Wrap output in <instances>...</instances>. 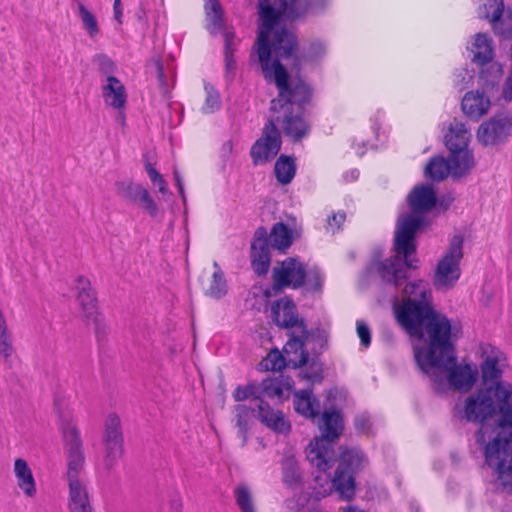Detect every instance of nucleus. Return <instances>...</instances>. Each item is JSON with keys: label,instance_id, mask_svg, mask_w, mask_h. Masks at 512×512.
Returning a JSON list of instances; mask_svg holds the SVG:
<instances>
[{"label": "nucleus", "instance_id": "f257e3e1", "mask_svg": "<svg viewBox=\"0 0 512 512\" xmlns=\"http://www.w3.org/2000/svg\"><path fill=\"white\" fill-rule=\"evenodd\" d=\"M299 18L273 16L270 20L259 18L258 29V61L264 77L274 82L278 88V98L271 103L273 111L290 113L293 105L301 106L311 97V89L302 80H288L285 67L279 62L280 58H290L298 50L297 38L287 29V24Z\"/></svg>", "mask_w": 512, "mask_h": 512}, {"label": "nucleus", "instance_id": "f03ea898", "mask_svg": "<svg viewBox=\"0 0 512 512\" xmlns=\"http://www.w3.org/2000/svg\"><path fill=\"white\" fill-rule=\"evenodd\" d=\"M319 428L322 432L321 437L315 438L306 448L307 460L319 472L314 479V496L320 499L336 490L342 499L350 500L355 494V474L368 465V458L359 448L343 449L335 476L331 479L326 472L332 467L334 454L332 442L343 431L340 412L325 410Z\"/></svg>", "mask_w": 512, "mask_h": 512}, {"label": "nucleus", "instance_id": "7ed1b4c3", "mask_svg": "<svg viewBox=\"0 0 512 512\" xmlns=\"http://www.w3.org/2000/svg\"><path fill=\"white\" fill-rule=\"evenodd\" d=\"M436 193L429 185L416 186L408 196L411 213L398 219L394 251L396 255L376 265L379 276L395 285L407 277L408 269L417 268V258L414 256L416 245L414 237L418 229L424 224L423 213L430 211L436 205Z\"/></svg>", "mask_w": 512, "mask_h": 512}, {"label": "nucleus", "instance_id": "20e7f679", "mask_svg": "<svg viewBox=\"0 0 512 512\" xmlns=\"http://www.w3.org/2000/svg\"><path fill=\"white\" fill-rule=\"evenodd\" d=\"M452 327L424 343L414 344V358L419 369L438 391L447 387L468 391L478 379V368L474 364H456L452 344Z\"/></svg>", "mask_w": 512, "mask_h": 512}, {"label": "nucleus", "instance_id": "39448f33", "mask_svg": "<svg viewBox=\"0 0 512 512\" xmlns=\"http://www.w3.org/2000/svg\"><path fill=\"white\" fill-rule=\"evenodd\" d=\"M402 302L395 306L398 323L415 338L424 343L451 328L449 319L436 312L432 305V292L427 282L416 280L403 289Z\"/></svg>", "mask_w": 512, "mask_h": 512}, {"label": "nucleus", "instance_id": "423d86ee", "mask_svg": "<svg viewBox=\"0 0 512 512\" xmlns=\"http://www.w3.org/2000/svg\"><path fill=\"white\" fill-rule=\"evenodd\" d=\"M465 416L470 421L481 422L477 433V441L484 445L485 462L491 469L503 473L512 467L511 442L502 436V428L490 427L485 423L496 413V407L489 391L480 389L475 395L467 398L464 408Z\"/></svg>", "mask_w": 512, "mask_h": 512}, {"label": "nucleus", "instance_id": "0eeeda50", "mask_svg": "<svg viewBox=\"0 0 512 512\" xmlns=\"http://www.w3.org/2000/svg\"><path fill=\"white\" fill-rule=\"evenodd\" d=\"M70 288L74 294L83 323L87 326H93L97 334L104 333L106 324L102 313L99 311L97 293L91 279L86 275L77 274L73 278Z\"/></svg>", "mask_w": 512, "mask_h": 512}, {"label": "nucleus", "instance_id": "6e6552de", "mask_svg": "<svg viewBox=\"0 0 512 512\" xmlns=\"http://www.w3.org/2000/svg\"><path fill=\"white\" fill-rule=\"evenodd\" d=\"M329 0H258V17L270 20L273 16L302 18L322 10Z\"/></svg>", "mask_w": 512, "mask_h": 512}, {"label": "nucleus", "instance_id": "1a4fd4ad", "mask_svg": "<svg viewBox=\"0 0 512 512\" xmlns=\"http://www.w3.org/2000/svg\"><path fill=\"white\" fill-rule=\"evenodd\" d=\"M463 238L456 235L452 238L447 252L438 261L433 284L437 290L452 289L461 275L460 261L463 257Z\"/></svg>", "mask_w": 512, "mask_h": 512}, {"label": "nucleus", "instance_id": "9d476101", "mask_svg": "<svg viewBox=\"0 0 512 512\" xmlns=\"http://www.w3.org/2000/svg\"><path fill=\"white\" fill-rule=\"evenodd\" d=\"M102 442L104 446V469L111 472L124 454L121 420L115 413H110L104 421Z\"/></svg>", "mask_w": 512, "mask_h": 512}, {"label": "nucleus", "instance_id": "9b49d317", "mask_svg": "<svg viewBox=\"0 0 512 512\" xmlns=\"http://www.w3.org/2000/svg\"><path fill=\"white\" fill-rule=\"evenodd\" d=\"M116 194L133 205L142 208L151 217H156L159 208L150 192L142 184L130 179H122L115 182Z\"/></svg>", "mask_w": 512, "mask_h": 512}, {"label": "nucleus", "instance_id": "f8f14e48", "mask_svg": "<svg viewBox=\"0 0 512 512\" xmlns=\"http://www.w3.org/2000/svg\"><path fill=\"white\" fill-rule=\"evenodd\" d=\"M306 276L304 265L296 258L289 257L273 268V290L280 291L286 287L297 289L305 283Z\"/></svg>", "mask_w": 512, "mask_h": 512}, {"label": "nucleus", "instance_id": "ddd939ff", "mask_svg": "<svg viewBox=\"0 0 512 512\" xmlns=\"http://www.w3.org/2000/svg\"><path fill=\"white\" fill-rule=\"evenodd\" d=\"M512 132V117L498 114L483 122L477 131V139L484 146H495L507 140Z\"/></svg>", "mask_w": 512, "mask_h": 512}, {"label": "nucleus", "instance_id": "4468645a", "mask_svg": "<svg viewBox=\"0 0 512 512\" xmlns=\"http://www.w3.org/2000/svg\"><path fill=\"white\" fill-rule=\"evenodd\" d=\"M483 361L480 365L483 383L488 386L500 378L508 366L505 354L498 348L486 344L481 347Z\"/></svg>", "mask_w": 512, "mask_h": 512}, {"label": "nucleus", "instance_id": "2eb2a0df", "mask_svg": "<svg viewBox=\"0 0 512 512\" xmlns=\"http://www.w3.org/2000/svg\"><path fill=\"white\" fill-rule=\"evenodd\" d=\"M493 399L496 411H498V426L512 427V385L507 381H497L485 387Z\"/></svg>", "mask_w": 512, "mask_h": 512}, {"label": "nucleus", "instance_id": "dca6fc26", "mask_svg": "<svg viewBox=\"0 0 512 512\" xmlns=\"http://www.w3.org/2000/svg\"><path fill=\"white\" fill-rule=\"evenodd\" d=\"M64 439L68 448L67 480L80 479L79 475L84 468V453L78 429L73 425H66Z\"/></svg>", "mask_w": 512, "mask_h": 512}, {"label": "nucleus", "instance_id": "f3484780", "mask_svg": "<svg viewBox=\"0 0 512 512\" xmlns=\"http://www.w3.org/2000/svg\"><path fill=\"white\" fill-rule=\"evenodd\" d=\"M289 339L283 347V352L288 360V365L293 368L301 367L308 360V352L305 349V342L309 333L306 326H298V330L288 332Z\"/></svg>", "mask_w": 512, "mask_h": 512}, {"label": "nucleus", "instance_id": "a211bd4d", "mask_svg": "<svg viewBox=\"0 0 512 512\" xmlns=\"http://www.w3.org/2000/svg\"><path fill=\"white\" fill-rule=\"evenodd\" d=\"M273 321L280 327L288 329V332L298 330V326H306L303 319L298 317L294 302L288 298L278 300L271 307Z\"/></svg>", "mask_w": 512, "mask_h": 512}, {"label": "nucleus", "instance_id": "6ab92c4d", "mask_svg": "<svg viewBox=\"0 0 512 512\" xmlns=\"http://www.w3.org/2000/svg\"><path fill=\"white\" fill-rule=\"evenodd\" d=\"M275 122H279V117L265 125L262 137L258 139V162L273 159L280 150L281 137Z\"/></svg>", "mask_w": 512, "mask_h": 512}, {"label": "nucleus", "instance_id": "aec40b11", "mask_svg": "<svg viewBox=\"0 0 512 512\" xmlns=\"http://www.w3.org/2000/svg\"><path fill=\"white\" fill-rule=\"evenodd\" d=\"M101 91L105 105L111 108H125L127 93L118 78L113 75L107 76L101 86Z\"/></svg>", "mask_w": 512, "mask_h": 512}, {"label": "nucleus", "instance_id": "412c9836", "mask_svg": "<svg viewBox=\"0 0 512 512\" xmlns=\"http://www.w3.org/2000/svg\"><path fill=\"white\" fill-rule=\"evenodd\" d=\"M461 107L465 115L478 121L489 112L491 101L479 91H469L464 95Z\"/></svg>", "mask_w": 512, "mask_h": 512}, {"label": "nucleus", "instance_id": "4be33fe9", "mask_svg": "<svg viewBox=\"0 0 512 512\" xmlns=\"http://www.w3.org/2000/svg\"><path fill=\"white\" fill-rule=\"evenodd\" d=\"M71 512H92L86 484L81 479L68 481Z\"/></svg>", "mask_w": 512, "mask_h": 512}, {"label": "nucleus", "instance_id": "5701e85b", "mask_svg": "<svg viewBox=\"0 0 512 512\" xmlns=\"http://www.w3.org/2000/svg\"><path fill=\"white\" fill-rule=\"evenodd\" d=\"M14 474L17 478V485L28 498L36 495V482L27 461L17 458L14 462Z\"/></svg>", "mask_w": 512, "mask_h": 512}, {"label": "nucleus", "instance_id": "b1692460", "mask_svg": "<svg viewBox=\"0 0 512 512\" xmlns=\"http://www.w3.org/2000/svg\"><path fill=\"white\" fill-rule=\"evenodd\" d=\"M469 138L470 133L465 124L455 119L450 123L449 131L445 135V144L449 151L469 150Z\"/></svg>", "mask_w": 512, "mask_h": 512}, {"label": "nucleus", "instance_id": "393cba45", "mask_svg": "<svg viewBox=\"0 0 512 512\" xmlns=\"http://www.w3.org/2000/svg\"><path fill=\"white\" fill-rule=\"evenodd\" d=\"M451 176L460 178L467 175L474 167L475 161L470 150L450 151L448 160Z\"/></svg>", "mask_w": 512, "mask_h": 512}, {"label": "nucleus", "instance_id": "a878e982", "mask_svg": "<svg viewBox=\"0 0 512 512\" xmlns=\"http://www.w3.org/2000/svg\"><path fill=\"white\" fill-rule=\"evenodd\" d=\"M258 418L268 428L278 433H287L290 430V423L285 418L284 414L279 410L264 407L262 404L258 405Z\"/></svg>", "mask_w": 512, "mask_h": 512}, {"label": "nucleus", "instance_id": "bb28decb", "mask_svg": "<svg viewBox=\"0 0 512 512\" xmlns=\"http://www.w3.org/2000/svg\"><path fill=\"white\" fill-rule=\"evenodd\" d=\"M473 54L472 61L484 65L492 60L494 51L491 39L483 33H478L469 48Z\"/></svg>", "mask_w": 512, "mask_h": 512}, {"label": "nucleus", "instance_id": "cd10ccee", "mask_svg": "<svg viewBox=\"0 0 512 512\" xmlns=\"http://www.w3.org/2000/svg\"><path fill=\"white\" fill-rule=\"evenodd\" d=\"M204 10L207 20V29L211 34L218 32L225 34V32H228L224 25L223 9L218 0H205Z\"/></svg>", "mask_w": 512, "mask_h": 512}, {"label": "nucleus", "instance_id": "c85d7f7f", "mask_svg": "<svg viewBox=\"0 0 512 512\" xmlns=\"http://www.w3.org/2000/svg\"><path fill=\"white\" fill-rule=\"evenodd\" d=\"M294 407L297 413L305 418H315L319 413V402L309 390H300L295 393Z\"/></svg>", "mask_w": 512, "mask_h": 512}, {"label": "nucleus", "instance_id": "c756f323", "mask_svg": "<svg viewBox=\"0 0 512 512\" xmlns=\"http://www.w3.org/2000/svg\"><path fill=\"white\" fill-rule=\"evenodd\" d=\"M269 241L272 247L284 252L293 243L292 230L283 223H276L271 229Z\"/></svg>", "mask_w": 512, "mask_h": 512}, {"label": "nucleus", "instance_id": "7c9ffc66", "mask_svg": "<svg viewBox=\"0 0 512 512\" xmlns=\"http://www.w3.org/2000/svg\"><path fill=\"white\" fill-rule=\"evenodd\" d=\"M291 382L289 379H268L263 380L261 384L262 393L269 398H276L278 400L287 398L291 389Z\"/></svg>", "mask_w": 512, "mask_h": 512}, {"label": "nucleus", "instance_id": "2f4dec72", "mask_svg": "<svg viewBox=\"0 0 512 512\" xmlns=\"http://www.w3.org/2000/svg\"><path fill=\"white\" fill-rule=\"evenodd\" d=\"M214 272L205 294L213 299H221L228 293V284L224 272L217 262L213 263Z\"/></svg>", "mask_w": 512, "mask_h": 512}, {"label": "nucleus", "instance_id": "473e14b6", "mask_svg": "<svg viewBox=\"0 0 512 512\" xmlns=\"http://www.w3.org/2000/svg\"><path fill=\"white\" fill-rule=\"evenodd\" d=\"M277 181L282 185L289 184L296 173V164L292 157L281 155L274 166Z\"/></svg>", "mask_w": 512, "mask_h": 512}, {"label": "nucleus", "instance_id": "72a5a7b5", "mask_svg": "<svg viewBox=\"0 0 512 512\" xmlns=\"http://www.w3.org/2000/svg\"><path fill=\"white\" fill-rule=\"evenodd\" d=\"M283 130L287 136L295 140L301 139L308 131L306 121L299 115L289 116L288 113H283Z\"/></svg>", "mask_w": 512, "mask_h": 512}, {"label": "nucleus", "instance_id": "f704fd0d", "mask_svg": "<svg viewBox=\"0 0 512 512\" xmlns=\"http://www.w3.org/2000/svg\"><path fill=\"white\" fill-rule=\"evenodd\" d=\"M236 505L241 512H255L253 490L246 483H239L233 490Z\"/></svg>", "mask_w": 512, "mask_h": 512}, {"label": "nucleus", "instance_id": "c9c22d12", "mask_svg": "<svg viewBox=\"0 0 512 512\" xmlns=\"http://www.w3.org/2000/svg\"><path fill=\"white\" fill-rule=\"evenodd\" d=\"M448 175H451V170L448 161L443 157H434L425 167V176L435 181H441Z\"/></svg>", "mask_w": 512, "mask_h": 512}, {"label": "nucleus", "instance_id": "e433bc0d", "mask_svg": "<svg viewBox=\"0 0 512 512\" xmlns=\"http://www.w3.org/2000/svg\"><path fill=\"white\" fill-rule=\"evenodd\" d=\"M78 15L87 35L90 39H95L100 33V27L96 16L82 3H77Z\"/></svg>", "mask_w": 512, "mask_h": 512}, {"label": "nucleus", "instance_id": "4c0bfd02", "mask_svg": "<svg viewBox=\"0 0 512 512\" xmlns=\"http://www.w3.org/2000/svg\"><path fill=\"white\" fill-rule=\"evenodd\" d=\"M283 479L285 484L292 489H296L300 486L301 476L297 462L293 457H287L283 461Z\"/></svg>", "mask_w": 512, "mask_h": 512}, {"label": "nucleus", "instance_id": "58836bf2", "mask_svg": "<svg viewBox=\"0 0 512 512\" xmlns=\"http://www.w3.org/2000/svg\"><path fill=\"white\" fill-rule=\"evenodd\" d=\"M259 365L265 371H280L289 366L287 358L278 349L271 350Z\"/></svg>", "mask_w": 512, "mask_h": 512}, {"label": "nucleus", "instance_id": "ea45409f", "mask_svg": "<svg viewBox=\"0 0 512 512\" xmlns=\"http://www.w3.org/2000/svg\"><path fill=\"white\" fill-rule=\"evenodd\" d=\"M491 24L497 35L510 38L512 36V10H504L495 21H491Z\"/></svg>", "mask_w": 512, "mask_h": 512}, {"label": "nucleus", "instance_id": "a19ab883", "mask_svg": "<svg viewBox=\"0 0 512 512\" xmlns=\"http://www.w3.org/2000/svg\"><path fill=\"white\" fill-rule=\"evenodd\" d=\"M479 15L481 18L495 21L504 9L503 0H480Z\"/></svg>", "mask_w": 512, "mask_h": 512}, {"label": "nucleus", "instance_id": "79ce46f5", "mask_svg": "<svg viewBox=\"0 0 512 512\" xmlns=\"http://www.w3.org/2000/svg\"><path fill=\"white\" fill-rule=\"evenodd\" d=\"M235 411L237 417V426L239 427L245 441L249 424L252 423L254 418V409L245 405H237Z\"/></svg>", "mask_w": 512, "mask_h": 512}, {"label": "nucleus", "instance_id": "37998d69", "mask_svg": "<svg viewBox=\"0 0 512 512\" xmlns=\"http://www.w3.org/2000/svg\"><path fill=\"white\" fill-rule=\"evenodd\" d=\"M205 91V103L203 106V111L205 113H213L217 111L221 106L220 95L217 89L211 85L210 83H206L204 85Z\"/></svg>", "mask_w": 512, "mask_h": 512}, {"label": "nucleus", "instance_id": "c03bdc74", "mask_svg": "<svg viewBox=\"0 0 512 512\" xmlns=\"http://www.w3.org/2000/svg\"><path fill=\"white\" fill-rule=\"evenodd\" d=\"M145 169L150 177L151 182L158 187L159 192L162 195H166L168 193V188L163 176L149 162L145 163Z\"/></svg>", "mask_w": 512, "mask_h": 512}, {"label": "nucleus", "instance_id": "a18cd8bd", "mask_svg": "<svg viewBox=\"0 0 512 512\" xmlns=\"http://www.w3.org/2000/svg\"><path fill=\"white\" fill-rule=\"evenodd\" d=\"M255 394H256L255 385L247 384L244 386H238L233 393V397H234L235 401L240 402V401L247 400L251 397H254Z\"/></svg>", "mask_w": 512, "mask_h": 512}, {"label": "nucleus", "instance_id": "49530a36", "mask_svg": "<svg viewBox=\"0 0 512 512\" xmlns=\"http://www.w3.org/2000/svg\"><path fill=\"white\" fill-rule=\"evenodd\" d=\"M233 38L234 35L232 32H225V65L228 72L234 68V60L232 57Z\"/></svg>", "mask_w": 512, "mask_h": 512}, {"label": "nucleus", "instance_id": "de8ad7c7", "mask_svg": "<svg viewBox=\"0 0 512 512\" xmlns=\"http://www.w3.org/2000/svg\"><path fill=\"white\" fill-rule=\"evenodd\" d=\"M95 62L97 63L99 70L107 76L113 75L115 71L114 62L106 55L101 54L95 57Z\"/></svg>", "mask_w": 512, "mask_h": 512}, {"label": "nucleus", "instance_id": "09e8293b", "mask_svg": "<svg viewBox=\"0 0 512 512\" xmlns=\"http://www.w3.org/2000/svg\"><path fill=\"white\" fill-rule=\"evenodd\" d=\"M356 429L364 434H368L372 429L371 418L368 414L362 413L355 418Z\"/></svg>", "mask_w": 512, "mask_h": 512}, {"label": "nucleus", "instance_id": "8fccbe9b", "mask_svg": "<svg viewBox=\"0 0 512 512\" xmlns=\"http://www.w3.org/2000/svg\"><path fill=\"white\" fill-rule=\"evenodd\" d=\"M306 278L312 290H319L324 282V277L318 269H313L308 272Z\"/></svg>", "mask_w": 512, "mask_h": 512}, {"label": "nucleus", "instance_id": "3c124183", "mask_svg": "<svg viewBox=\"0 0 512 512\" xmlns=\"http://www.w3.org/2000/svg\"><path fill=\"white\" fill-rule=\"evenodd\" d=\"M346 219L344 212L334 213L327 219V228L333 233L338 231Z\"/></svg>", "mask_w": 512, "mask_h": 512}, {"label": "nucleus", "instance_id": "603ef678", "mask_svg": "<svg viewBox=\"0 0 512 512\" xmlns=\"http://www.w3.org/2000/svg\"><path fill=\"white\" fill-rule=\"evenodd\" d=\"M357 334L361 340V344L364 347H368L371 342V335L368 326L361 320L357 321Z\"/></svg>", "mask_w": 512, "mask_h": 512}, {"label": "nucleus", "instance_id": "864d4df0", "mask_svg": "<svg viewBox=\"0 0 512 512\" xmlns=\"http://www.w3.org/2000/svg\"><path fill=\"white\" fill-rule=\"evenodd\" d=\"M270 266V257L264 249L258 253V274L266 273Z\"/></svg>", "mask_w": 512, "mask_h": 512}, {"label": "nucleus", "instance_id": "5fc2aeb1", "mask_svg": "<svg viewBox=\"0 0 512 512\" xmlns=\"http://www.w3.org/2000/svg\"><path fill=\"white\" fill-rule=\"evenodd\" d=\"M502 96L506 101H512V71L506 79L502 90Z\"/></svg>", "mask_w": 512, "mask_h": 512}, {"label": "nucleus", "instance_id": "6e6d98bb", "mask_svg": "<svg viewBox=\"0 0 512 512\" xmlns=\"http://www.w3.org/2000/svg\"><path fill=\"white\" fill-rule=\"evenodd\" d=\"M113 13H114L115 20L119 24H122V16H123V14H122V8H121V0H114Z\"/></svg>", "mask_w": 512, "mask_h": 512}, {"label": "nucleus", "instance_id": "4d7b16f0", "mask_svg": "<svg viewBox=\"0 0 512 512\" xmlns=\"http://www.w3.org/2000/svg\"><path fill=\"white\" fill-rule=\"evenodd\" d=\"M170 508L174 512H181L183 509V500L179 496H174L170 500Z\"/></svg>", "mask_w": 512, "mask_h": 512}, {"label": "nucleus", "instance_id": "13d9d810", "mask_svg": "<svg viewBox=\"0 0 512 512\" xmlns=\"http://www.w3.org/2000/svg\"><path fill=\"white\" fill-rule=\"evenodd\" d=\"M174 179H175L176 186L179 190V194L182 197L183 202L185 203L186 197H185L184 187H183V183H182L180 174L177 170L174 171Z\"/></svg>", "mask_w": 512, "mask_h": 512}, {"label": "nucleus", "instance_id": "bf43d9fd", "mask_svg": "<svg viewBox=\"0 0 512 512\" xmlns=\"http://www.w3.org/2000/svg\"><path fill=\"white\" fill-rule=\"evenodd\" d=\"M117 111V121L122 127H125L126 125V118H125V108H114Z\"/></svg>", "mask_w": 512, "mask_h": 512}, {"label": "nucleus", "instance_id": "052dcab7", "mask_svg": "<svg viewBox=\"0 0 512 512\" xmlns=\"http://www.w3.org/2000/svg\"><path fill=\"white\" fill-rule=\"evenodd\" d=\"M156 67H157V71H158L159 80L164 85L165 84V81H164V71H163V66H162L161 62L157 61L156 62Z\"/></svg>", "mask_w": 512, "mask_h": 512}, {"label": "nucleus", "instance_id": "680f3d73", "mask_svg": "<svg viewBox=\"0 0 512 512\" xmlns=\"http://www.w3.org/2000/svg\"><path fill=\"white\" fill-rule=\"evenodd\" d=\"M256 249V239H253L251 241V250L252 252H254V250ZM251 264L252 266H256V254L252 253L251 254Z\"/></svg>", "mask_w": 512, "mask_h": 512}, {"label": "nucleus", "instance_id": "e2e57ef3", "mask_svg": "<svg viewBox=\"0 0 512 512\" xmlns=\"http://www.w3.org/2000/svg\"><path fill=\"white\" fill-rule=\"evenodd\" d=\"M257 235H258V240L265 237L267 235V231L266 229L264 228H258V232H257Z\"/></svg>", "mask_w": 512, "mask_h": 512}, {"label": "nucleus", "instance_id": "0e129e2a", "mask_svg": "<svg viewBox=\"0 0 512 512\" xmlns=\"http://www.w3.org/2000/svg\"><path fill=\"white\" fill-rule=\"evenodd\" d=\"M250 154L252 158L254 159V162H256V143L252 145Z\"/></svg>", "mask_w": 512, "mask_h": 512}, {"label": "nucleus", "instance_id": "69168bd1", "mask_svg": "<svg viewBox=\"0 0 512 512\" xmlns=\"http://www.w3.org/2000/svg\"><path fill=\"white\" fill-rule=\"evenodd\" d=\"M350 175H351V179H357L358 175H359V172L357 170H352L350 172Z\"/></svg>", "mask_w": 512, "mask_h": 512}, {"label": "nucleus", "instance_id": "338daca9", "mask_svg": "<svg viewBox=\"0 0 512 512\" xmlns=\"http://www.w3.org/2000/svg\"><path fill=\"white\" fill-rule=\"evenodd\" d=\"M305 504H306V500L305 499H299L298 503H297V508L304 507Z\"/></svg>", "mask_w": 512, "mask_h": 512}, {"label": "nucleus", "instance_id": "774afa93", "mask_svg": "<svg viewBox=\"0 0 512 512\" xmlns=\"http://www.w3.org/2000/svg\"><path fill=\"white\" fill-rule=\"evenodd\" d=\"M343 512H363V511L358 510L356 508L349 507V508L345 509Z\"/></svg>", "mask_w": 512, "mask_h": 512}]
</instances>
